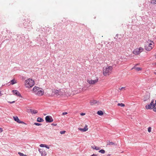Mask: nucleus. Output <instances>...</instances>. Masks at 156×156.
I'll return each mask as SVG.
<instances>
[{"mask_svg":"<svg viewBox=\"0 0 156 156\" xmlns=\"http://www.w3.org/2000/svg\"><path fill=\"white\" fill-rule=\"evenodd\" d=\"M112 69V67L111 66H107L105 68H104L103 70V73L104 76H106L109 75Z\"/></svg>","mask_w":156,"mask_h":156,"instance_id":"obj_1","label":"nucleus"},{"mask_svg":"<svg viewBox=\"0 0 156 156\" xmlns=\"http://www.w3.org/2000/svg\"><path fill=\"white\" fill-rule=\"evenodd\" d=\"M33 90L36 94L39 96H41L44 93V91L42 89L36 86L33 88Z\"/></svg>","mask_w":156,"mask_h":156,"instance_id":"obj_2","label":"nucleus"},{"mask_svg":"<svg viewBox=\"0 0 156 156\" xmlns=\"http://www.w3.org/2000/svg\"><path fill=\"white\" fill-rule=\"evenodd\" d=\"M34 84V81L32 79H29L25 80V86L26 87L30 88Z\"/></svg>","mask_w":156,"mask_h":156,"instance_id":"obj_3","label":"nucleus"},{"mask_svg":"<svg viewBox=\"0 0 156 156\" xmlns=\"http://www.w3.org/2000/svg\"><path fill=\"white\" fill-rule=\"evenodd\" d=\"M153 42V41H151L150 40H148V41H147V43H146L145 46V48L146 50L147 51H150L152 48V47L151 46L152 44L151 43L149 44V42Z\"/></svg>","mask_w":156,"mask_h":156,"instance_id":"obj_4","label":"nucleus"},{"mask_svg":"<svg viewBox=\"0 0 156 156\" xmlns=\"http://www.w3.org/2000/svg\"><path fill=\"white\" fill-rule=\"evenodd\" d=\"M30 20H28L27 21H25L23 23L24 28H27L29 30L32 28L31 25L30 23Z\"/></svg>","mask_w":156,"mask_h":156,"instance_id":"obj_5","label":"nucleus"},{"mask_svg":"<svg viewBox=\"0 0 156 156\" xmlns=\"http://www.w3.org/2000/svg\"><path fill=\"white\" fill-rule=\"evenodd\" d=\"M53 92L55 93V95L57 97H60L63 94V91H61V90H54Z\"/></svg>","mask_w":156,"mask_h":156,"instance_id":"obj_6","label":"nucleus"},{"mask_svg":"<svg viewBox=\"0 0 156 156\" xmlns=\"http://www.w3.org/2000/svg\"><path fill=\"white\" fill-rule=\"evenodd\" d=\"M143 48H136L133 51V53L135 55H138L143 51Z\"/></svg>","mask_w":156,"mask_h":156,"instance_id":"obj_7","label":"nucleus"},{"mask_svg":"<svg viewBox=\"0 0 156 156\" xmlns=\"http://www.w3.org/2000/svg\"><path fill=\"white\" fill-rule=\"evenodd\" d=\"M154 100L151 101V103L145 106V108L147 109H152L155 107L154 105Z\"/></svg>","mask_w":156,"mask_h":156,"instance_id":"obj_8","label":"nucleus"},{"mask_svg":"<svg viewBox=\"0 0 156 156\" xmlns=\"http://www.w3.org/2000/svg\"><path fill=\"white\" fill-rule=\"evenodd\" d=\"M45 119L47 122H51L53 121V119L52 117L49 115H48L45 117Z\"/></svg>","mask_w":156,"mask_h":156,"instance_id":"obj_9","label":"nucleus"},{"mask_svg":"<svg viewBox=\"0 0 156 156\" xmlns=\"http://www.w3.org/2000/svg\"><path fill=\"white\" fill-rule=\"evenodd\" d=\"M98 77H96V79L94 80H87V82L90 84H93L96 83L98 81Z\"/></svg>","mask_w":156,"mask_h":156,"instance_id":"obj_10","label":"nucleus"},{"mask_svg":"<svg viewBox=\"0 0 156 156\" xmlns=\"http://www.w3.org/2000/svg\"><path fill=\"white\" fill-rule=\"evenodd\" d=\"M12 92H13L14 95H15L20 98H22V96L18 90H13L12 91Z\"/></svg>","mask_w":156,"mask_h":156,"instance_id":"obj_11","label":"nucleus"},{"mask_svg":"<svg viewBox=\"0 0 156 156\" xmlns=\"http://www.w3.org/2000/svg\"><path fill=\"white\" fill-rule=\"evenodd\" d=\"M38 151L41 154V156H46L47 154V152L45 151H43L41 149H39Z\"/></svg>","mask_w":156,"mask_h":156,"instance_id":"obj_12","label":"nucleus"},{"mask_svg":"<svg viewBox=\"0 0 156 156\" xmlns=\"http://www.w3.org/2000/svg\"><path fill=\"white\" fill-rule=\"evenodd\" d=\"M99 102L95 100H93L90 101V104L91 105H94L97 104H99Z\"/></svg>","mask_w":156,"mask_h":156,"instance_id":"obj_13","label":"nucleus"},{"mask_svg":"<svg viewBox=\"0 0 156 156\" xmlns=\"http://www.w3.org/2000/svg\"><path fill=\"white\" fill-rule=\"evenodd\" d=\"M30 111L32 114H35L37 113V111L36 110H33L32 109H30Z\"/></svg>","mask_w":156,"mask_h":156,"instance_id":"obj_14","label":"nucleus"},{"mask_svg":"<svg viewBox=\"0 0 156 156\" xmlns=\"http://www.w3.org/2000/svg\"><path fill=\"white\" fill-rule=\"evenodd\" d=\"M13 119L14 120L18 123H19L20 121L18 118V117L17 116L13 117Z\"/></svg>","mask_w":156,"mask_h":156,"instance_id":"obj_15","label":"nucleus"},{"mask_svg":"<svg viewBox=\"0 0 156 156\" xmlns=\"http://www.w3.org/2000/svg\"><path fill=\"white\" fill-rule=\"evenodd\" d=\"M114 145L115 146H116L117 144L113 142L109 141L107 145Z\"/></svg>","mask_w":156,"mask_h":156,"instance_id":"obj_16","label":"nucleus"},{"mask_svg":"<svg viewBox=\"0 0 156 156\" xmlns=\"http://www.w3.org/2000/svg\"><path fill=\"white\" fill-rule=\"evenodd\" d=\"M37 121L38 122H43L44 121V120L41 118L38 117L37 119Z\"/></svg>","mask_w":156,"mask_h":156,"instance_id":"obj_17","label":"nucleus"},{"mask_svg":"<svg viewBox=\"0 0 156 156\" xmlns=\"http://www.w3.org/2000/svg\"><path fill=\"white\" fill-rule=\"evenodd\" d=\"M136 69V70L138 71H140L142 69L141 68L138 67H134L132 69Z\"/></svg>","mask_w":156,"mask_h":156,"instance_id":"obj_18","label":"nucleus"},{"mask_svg":"<svg viewBox=\"0 0 156 156\" xmlns=\"http://www.w3.org/2000/svg\"><path fill=\"white\" fill-rule=\"evenodd\" d=\"M97 114L99 115H102L104 113L102 111L100 110L98 112Z\"/></svg>","mask_w":156,"mask_h":156,"instance_id":"obj_19","label":"nucleus"},{"mask_svg":"<svg viewBox=\"0 0 156 156\" xmlns=\"http://www.w3.org/2000/svg\"><path fill=\"white\" fill-rule=\"evenodd\" d=\"M92 148L94 149H95L97 150H99L100 149V147H98L96 146L92 147Z\"/></svg>","mask_w":156,"mask_h":156,"instance_id":"obj_20","label":"nucleus"},{"mask_svg":"<svg viewBox=\"0 0 156 156\" xmlns=\"http://www.w3.org/2000/svg\"><path fill=\"white\" fill-rule=\"evenodd\" d=\"M11 84L13 85L16 83V81L14 80H12L11 81Z\"/></svg>","mask_w":156,"mask_h":156,"instance_id":"obj_21","label":"nucleus"},{"mask_svg":"<svg viewBox=\"0 0 156 156\" xmlns=\"http://www.w3.org/2000/svg\"><path fill=\"white\" fill-rule=\"evenodd\" d=\"M150 2L153 4H156V0H151V1Z\"/></svg>","mask_w":156,"mask_h":156,"instance_id":"obj_22","label":"nucleus"},{"mask_svg":"<svg viewBox=\"0 0 156 156\" xmlns=\"http://www.w3.org/2000/svg\"><path fill=\"white\" fill-rule=\"evenodd\" d=\"M88 129V128H87V125H86L85 127L83 128V132H85L87 131Z\"/></svg>","mask_w":156,"mask_h":156,"instance_id":"obj_23","label":"nucleus"},{"mask_svg":"<svg viewBox=\"0 0 156 156\" xmlns=\"http://www.w3.org/2000/svg\"><path fill=\"white\" fill-rule=\"evenodd\" d=\"M118 106H120L121 107H123L125 106V105L123 103H118Z\"/></svg>","mask_w":156,"mask_h":156,"instance_id":"obj_24","label":"nucleus"},{"mask_svg":"<svg viewBox=\"0 0 156 156\" xmlns=\"http://www.w3.org/2000/svg\"><path fill=\"white\" fill-rule=\"evenodd\" d=\"M99 152L102 154H104L105 152V151L103 149H101L99 151Z\"/></svg>","mask_w":156,"mask_h":156,"instance_id":"obj_25","label":"nucleus"},{"mask_svg":"<svg viewBox=\"0 0 156 156\" xmlns=\"http://www.w3.org/2000/svg\"><path fill=\"white\" fill-rule=\"evenodd\" d=\"M18 154L20 156H26V155L24 154L23 153H21L20 152H18Z\"/></svg>","mask_w":156,"mask_h":156,"instance_id":"obj_26","label":"nucleus"},{"mask_svg":"<svg viewBox=\"0 0 156 156\" xmlns=\"http://www.w3.org/2000/svg\"><path fill=\"white\" fill-rule=\"evenodd\" d=\"M34 125H35L38 126L41 125V123H36H36H34Z\"/></svg>","mask_w":156,"mask_h":156,"instance_id":"obj_27","label":"nucleus"},{"mask_svg":"<svg viewBox=\"0 0 156 156\" xmlns=\"http://www.w3.org/2000/svg\"><path fill=\"white\" fill-rule=\"evenodd\" d=\"M151 127H149L148 128V131L149 132H150L151 131Z\"/></svg>","mask_w":156,"mask_h":156,"instance_id":"obj_28","label":"nucleus"},{"mask_svg":"<svg viewBox=\"0 0 156 156\" xmlns=\"http://www.w3.org/2000/svg\"><path fill=\"white\" fill-rule=\"evenodd\" d=\"M66 132L65 131H62L60 132V133L61 134H64Z\"/></svg>","mask_w":156,"mask_h":156,"instance_id":"obj_29","label":"nucleus"},{"mask_svg":"<svg viewBox=\"0 0 156 156\" xmlns=\"http://www.w3.org/2000/svg\"><path fill=\"white\" fill-rule=\"evenodd\" d=\"M45 146V144H41L40 145V146L41 147H44Z\"/></svg>","mask_w":156,"mask_h":156,"instance_id":"obj_30","label":"nucleus"},{"mask_svg":"<svg viewBox=\"0 0 156 156\" xmlns=\"http://www.w3.org/2000/svg\"><path fill=\"white\" fill-rule=\"evenodd\" d=\"M19 123H21L22 124H26V123H25L24 122H23V121H20Z\"/></svg>","mask_w":156,"mask_h":156,"instance_id":"obj_31","label":"nucleus"},{"mask_svg":"<svg viewBox=\"0 0 156 156\" xmlns=\"http://www.w3.org/2000/svg\"><path fill=\"white\" fill-rule=\"evenodd\" d=\"M78 129H79V130H81V131H82L83 132V129H82V128H78Z\"/></svg>","mask_w":156,"mask_h":156,"instance_id":"obj_32","label":"nucleus"},{"mask_svg":"<svg viewBox=\"0 0 156 156\" xmlns=\"http://www.w3.org/2000/svg\"><path fill=\"white\" fill-rule=\"evenodd\" d=\"M153 110L154 112H156V107H154V108H153Z\"/></svg>","mask_w":156,"mask_h":156,"instance_id":"obj_33","label":"nucleus"},{"mask_svg":"<svg viewBox=\"0 0 156 156\" xmlns=\"http://www.w3.org/2000/svg\"><path fill=\"white\" fill-rule=\"evenodd\" d=\"M125 87H122L119 88V89L120 90H122V89H125Z\"/></svg>","mask_w":156,"mask_h":156,"instance_id":"obj_34","label":"nucleus"},{"mask_svg":"<svg viewBox=\"0 0 156 156\" xmlns=\"http://www.w3.org/2000/svg\"><path fill=\"white\" fill-rule=\"evenodd\" d=\"M44 147H45L46 148L49 149V146L48 145H47L45 144V146Z\"/></svg>","mask_w":156,"mask_h":156,"instance_id":"obj_35","label":"nucleus"},{"mask_svg":"<svg viewBox=\"0 0 156 156\" xmlns=\"http://www.w3.org/2000/svg\"><path fill=\"white\" fill-rule=\"evenodd\" d=\"M67 114V113L66 112H63L62 113V115H66Z\"/></svg>","mask_w":156,"mask_h":156,"instance_id":"obj_36","label":"nucleus"},{"mask_svg":"<svg viewBox=\"0 0 156 156\" xmlns=\"http://www.w3.org/2000/svg\"><path fill=\"white\" fill-rule=\"evenodd\" d=\"M85 114L83 113H80V115L82 116L84 115Z\"/></svg>","mask_w":156,"mask_h":156,"instance_id":"obj_37","label":"nucleus"},{"mask_svg":"<svg viewBox=\"0 0 156 156\" xmlns=\"http://www.w3.org/2000/svg\"><path fill=\"white\" fill-rule=\"evenodd\" d=\"M15 102V101H13L12 102L9 101V103H10V104H12V103H14Z\"/></svg>","mask_w":156,"mask_h":156,"instance_id":"obj_38","label":"nucleus"},{"mask_svg":"<svg viewBox=\"0 0 156 156\" xmlns=\"http://www.w3.org/2000/svg\"><path fill=\"white\" fill-rule=\"evenodd\" d=\"M3 129L2 128H0V132L1 133L2 132Z\"/></svg>","mask_w":156,"mask_h":156,"instance_id":"obj_39","label":"nucleus"},{"mask_svg":"<svg viewBox=\"0 0 156 156\" xmlns=\"http://www.w3.org/2000/svg\"><path fill=\"white\" fill-rule=\"evenodd\" d=\"M98 155L95 154H93L91 155V156H97Z\"/></svg>","mask_w":156,"mask_h":156,"instance_id":"obj_40","label":"nucleus"},{"mask_svg":"<svg viewBox=\"0 0 156 156\" xmlns=\"http://www.w3.org/2000/svg\"><path fill=\"white\" fill-rule=\"evenodd\" d=\"M52 125H53V126H56V124H54V123H53Z\"/></svg>","mask_w":156,"mask_h":156,"instance_id":"obj_41","label":"nucleus"},{"mask_svg":"<svg viewBox=\"0 0 156 156\" xmlns=\"http://www.w3.org/2000/svg\"><path fill=\"white\" fill-rule=\"evenodd\" d=\"M154 106L155 107V105H156V100H155V104H154Z\"/></svg>","mask_w":156,"mask_h":156,"instance_id":"obj_42","label":"nucleus"},{"mask_svg":"<svg viewBox=\"0 0 156 156\" xmlns=\"http://www.w3.org/2000/svg\"><path fill=\"white\" fill-rule=\"evenodd\" d=\"M153 65H156V62H155L153 64Z\"/></svg>","mask_w":156,"mask_h":156,"instance_id":"obj_43","label":"nucleus"},{"mask_svg":"<svg viewBox=\"0 0 156 156\" xmlns=\"http://www.w3.org/2000/svg\"><path fill=\"white\" fill-rule=\"evenodd\" d=\"M154 57L155 58H156V53L155 55H154Z\"/></svg>","mask_w":156,"mask_h":156,"instance_id":"obj_44","label":"nucleus"},{"mask_svg":"<svg viewBox=\"0 0 156 156\" xmlns=\"http://www.w3.org/2000/svg\"><path fill=\"white\" fill-rule=\"evenodd\" d=\"M146 101V99H144V101Z\"/></svg>","mask_w":156,"mask_h":156,"instance_id":"obj_45","label":"nucleus"}]
</instances>
